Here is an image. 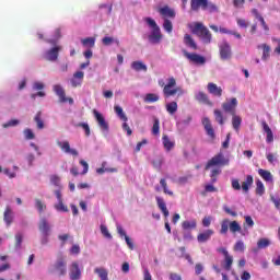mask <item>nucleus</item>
Returning a JSON list of instances; mask_svg holds the SVG:
<instances>
[{
    "mask_svg": "<svg viewBox=\"0 0 280 280\" xmlns=\"http://www.w3.org/2000/svg\"><path fill=\"white\" fill-rule=\"evenodd\" d=\"M190 32L200 38L205 45H210L213 38L211 31H209V28H207V26H205V24L201 22H196L192 26H190Z\"/></svg>",
    "mask_w": 280,
    "mask_h": 280,
    "instance_id": "nucleus-1",
    "label": "nucleus"
},
{
    "mask_svg": "<svg viewBox=\"0 0 280 280\" xmlns=\"http://www.w3.org/2000/svg\"><path fill=\"white\" fill-rule=\"evenodd\" d=\"M159 85L163 88V95L166 98L174 97L176 93H179V95L184 93L182 88H174L176 86V79L174 77L167 79V84H165V81L160 80Z\"/></svg>",
    "mask_w": 280,
    "mask_h": 280,
    "instance_id": "nucleus-2",
    "label": "nucleus"
},
{
    "mask_svg": "<svg viewBox=\"0 0 280 280\" xmlns=\"http://www.w3.org/2000/svg\"><path fill=\"white\" fill-rule=\"evenodd\" d=\"M144 21L151 27V34L148 36L149 43L151 45H159L161 40H163V34L161 33V27L159 24H156V21H154L152 18H144Z\"/></svg>",
    "mask_w": 280,
    "mask_h": 280,
    "instance_id": "nucleus-3",
    "label": "nucleus"
},
{
    "mask_svg": "<svg viewBox=\"0 0 280 280\" xmlns=\"http://www.w3.org/2000/svg\"><path fill=\"white\" fill-rule=\"evenodd\" d=\"M50 183L51 185H55V187H58V189L55 190V196L58 200V203L55 205V209L57 211H63V212L69 211L67 206H65V203L62 202V192H60V189H62V186H60V177L56 175L50 176Z\"/></svg>",
    "mask_w": 280,
    "mask_h": 280,
    "instance_id": "nucleus-4",
    "label": "nucleus"
},
{
    "mask_svg": "<svg viewBox=\"0 0 280 280\" xmlns=\"http://www.w3.org/2000/svg\"><path fill=\"white\" fill-rule=\"evenodd\" d=\"M224 165H229V159L224 158L223 152H220L207 162L206 170H211V167H224Z\"/></svg>",
    "mask_w": 280,
    "mask_h": 280,
    "instance_id": "nucleus-5",
    "label": "nucleus"
},
{
    "mask_svg": "<svg viewBox=\"0 0 280 280\" xmlns=\"http://www.w3.org/2000/svg\"><path fill=\"white\" fill-rule=\"evenodd\" d=\"M182 54L187 60H189V62H192V65H205V62H207V58H205V56L196 52H189L187 49H183Z\"/></svg>",
    "mask_w": 280,
    "mask_h": 280,
    "instance_id": "nucleus-6",
    "label": "nucleus"
},
{
    "mask_svg": "<svg viewBox=\"0 0 280 280\" xmlns=\"http://www.w3.org/2000/svg\"><path fill=\"white\" fill-rule=\"evenodd\" d=\"M114 110H115L117 117H119V119H121V121H125L122 124V130L127 131L128 137H130L132 135V129H130V126H128V122H126V121H128V116H126V113H124V108H121V106H119V105H116L114 107Z\"/></svg>",
    "mask_w": 280,
    "mask_h": 280,
    "instance_id": "nucleus-7",
    "label": "nucleus"
},
{
    "mask_svg": "<svg viewBox=\"0 0 280 280\" xmlns=\"http://www.w3.org/2000/svg\"><path fill=\"white\" fill-rule=\"evenodd\" d=\"M203 129L206 130L207 137L210 139V143L215 141V129H213V125L211 124V119L209 117H203L201 120Z\"/></svg>",
    "mask_w": 280,
    "mask_h": 280,
    "instance_id": "nucleus-8",
    "label": "nucleus"
},
{
    "mask_svg": "<svg viewBox=\"0 0 280 280\" xmlns=\"http://www.w3.org/2000/svg\"><path fill=\"white\" fill-rule=\"evenodd\" d=\"M222 110L229 113V115H235L237 112V98L232 97L222 103Z\"/></svg>",
    "mask_w": 280,
    "mask_h": 280,
    "instance_id": "nucleus-9",
    "label": "nucleus"
},
{
    "mask_svg": "<svg viewBox=\"0 0 280 280\" xmlns=\"http://www.w3.org/2000/svg\"><path fill=\"white\" fill-rule=\"evenodd\" d=\"M219 51L221 60H231V56H233V52L231 50V44H229V42L221 43L219 46Z\"/></svg>",
    "mask_w": 280,
    "mask_h": 280,
    "instance_id": "nucleus-10",
    "label": "nucleus"
},
{
    "mask_svg": "<svg viewBox=\"0 0 280 280\" xmlns=\"http://www.w3.org/2000/svg\"><path fill=\"white\" fill-rule=\"evenodd\" d=\"M60 49H61L60 46H55L54 48L47 50L44 54V60H48V62H56L58 60Z\"/></svg>",
    "mask_w": 280,
    "mask_h": 280,
    "instance_id": "nucleus-11",
    "label": "nucleus"
},
{
    "mask_svg": "<svg viewBox=\"0 0 280 280\" xmlns=\"http://www.w3.org/2000/svg\"><path fill=\"white\" fill-rule=\"evenodd\" d=\"M52 91L59 97L60 104H67V102L71 103V98L67 97V93L65 92V89L61 88L60 84L54 85Z\"/></svg>",
    "mask_w": 280,
    "mask_h": 280,
    "instance_id": "nucleus-12",
    "label": "nucleus"
},
{
    "mask_svg": "<svg viewBox=\"0 0 280 280\" xmlns=\"http://www.w3.org/2000/svg\"><path fill=\"white\" fill-rule=\"evenodd\" d=\"M93 115L101 128V130H103V132H108V122L106 121V119L104 118V116L102 114H100V112H97V109L93 110Z\"/></svg>",
    "mask_w": 280,
    "mask_h": 280,
    "instance_id": "nucleus-13",
    "label": "nucleus"
},
{
    "mask_svg": "<svg viewBox=\"0 0 280 280\" xmlns=\"http://www.w3.org/2000/svg\"><path fill=\"white\" fill-rule=\"evenodd\" d=\"M183 43L188 49H192V51H198V44L196 43V39L189 34L184 35Z\"/></svg>",
    "mask_w": 280,
    "mask_h": 280,
    "instance_id": "nucleus-14",
    "label": "nucleus"
},
{
    "mask_svg": "<svg viewBox=\"0 0 280 280\" xmlns=\"http://www.w3.org/2000/svg\"><path fill=\"white\" fill-rule=\"evenodd\" d=\"M82 82H84V72L77 71L72 75V86L78 89V86H82Z\"/></svg>",
    "mask_w": 280,
    "mask_h": 280,
    "instance_id": "nucleus-15",
    "label": "nucleus"
},
{
    "mask_svg": "<svg viewBox=\"0 0 280 280\" xmlns=\"http://www.w3.org/2000/svg\"><path fill=\"white\" fill-rule=\"evenodd\" d=\"M159 13L161 14V16L165 19H176V11H174V9L165 5L163 8H161L159 10Z\"/></svg>",
    "mask_w": 280,
    "mask_h": 280,
    "instance_id": "nucleus-16",
    "label": "nucleus"
},
{
    "mask_svg": "<svg viewBox=\"0 0 280 280\" xmlns=\"http://www.w3.org/2000/svg\"><path fill=\"white\" fill-rule=\"evenodd\" d=\"M158 208L163 213L164 218H170V210H167V205L165 203V199L163 197H155Z\"/></svg>",
    "mask_w": 280,
    "mask_h": 280,
    "instance_id": "nucleus-17",
    "label": "nucleus"
},
{
    "mask_svg": "<svg viewBox=\"0 0 280 280\" xmlns=\"http://www.w3.org/2000/svg\"><path fill=\"white\" fill-rule=\"evenodd\" d=\"M82 279V268L78 262H73L71 266V280Z\"/></svg>",
    "mask_w": 280,
    "mask_h": 280,
    "instance_id": "nucleus-18",
    "label": "nucleus"
},
{
    "mask_svg": "<svg viewBox=\"0 0 280 280\" xmlns=\"http://www.w3.org/2000/svg\"><path fill=\"white\" fill-rule=\"evenodd\" d=\"M213 233H214L213 230H206L205 232L199 233L197 235V242H199V244H205V242H209Z\"/></svg>",
    "mask_w": 280,
    "mask_h": 280,
    "instance_id": "nucleus-19",
    "label": "nucleus"
},
{
    "mask_svg": "<svg viewBox=\"0 0 280 280\" xmlns=\"http://www.w3.org/2000/svg\"><path fill=\"white\" fill-rule=\"evenodd\" d=\"M207 5V0H190V10L192 12H198L201 8V10H205V7Z\"/></svg>",
    "mask_w": 280,
    "mask_h": 280,
    "instance_id": "nucleus-20",
    "label": "nucleus"
},
{
    "mask_svg": "<svg viewBox=\"0 0 280 280\" xmlns=\"http://www.w3.org/2000/svg\"><path fill=\"white\" fill-rule=\"evenodd\" d=\"M195 100L200 104H206L207 106H213V103L209 100V96L205 92H198L195 95Z\"/></svg>",
    "mask_w": 280,
    "mask_h": 280,
    "instance_id": "nucleus-21",
    "label": "nucleus"
},
{
    "mask_svg": "<svg viewBox=\"0 0 280 280\" xmlns=\"http://www.w3.org/2000/svg\"><path fill=\"white\" fill-rule=\"evenodd\" d=\"M207 89L208 93H210V95H213L214 97H220L222 95V89L215 83H208Z\"/></svg>",
    "mask_w": 280,
    "mask_h": 280,
    "instance_id": "nucleus-22",
    "label": "nucleus"
},
{
    "mask_svg": "<svg viewBox=\"0 0 280 280\" xmlns=\"http://www.w3.org/2000/svg\"><path fill=\"white\" fill-rule=\"evenodd\" d=\"M3 220L7 226H10L12 222H14V212L12 211L11 207H7L3 214Z\"/></svg>",
    "mask_w": 280,
    "mask_h": 280,
    "instance_id": "nucleus-23",
    "label": "nucleus"
},
{
    "mask_svg": "<svg viewBox=\"0 0 280 280\" xmlns=\"http://www.w3.org/2000/svg\"><path fill=\"white\" fill-rule=\"evenodd\" d=\"M55 269L59 272L60 277L67 275V261H65V259H59L55 265Z\"/></svg>",
    "mask_w": 280,
    "mask_h": 280,
    "instance_id": "nucleus-24",
    "label": "nucleus"
},
{
    "mask_svg": "<svg viewBox=\"0 0 280 280\" xmlns=\"http://www.w3.org/2000/svg\"><path fill=\"white\" fill-rule=\"evenodd\" d=\"M253 183H255V179H253V175H247L245 182H243L241 186L245 194H248V190L250 189V187H253Z\"/></svg>",
    "mask_w": 280,
    "mask_h": 280,
    "instance_id": "nucleus-25",
    "label": "nucleus"
},
{
    "mask_svg": "<svg viewBox=\"0 0 280 280\" xmlns=\"http://www.w3.org/2000/svg\"><path fill=\"white\" fill-rule=\"evenodd\" d=\"M198 226V221L196 219H192L190 221H183L182 229L184 231H191Z\"/></svg>",
    "mask_w": 280,
    "mask_h": 280,
    "instance_id": "nucleus-26",
    "label": "nucleus"
},
{
    "mask_svg": "<svg viewBox=\"0 0 280 280\" xmlns=\"http://www.w3.org/2000/svg\"><path fill=\"white\" fill-rule=\"evenodd\" d=\"M242 126V116L232 115V128H234L235 132H240V128Z\"/></svg>",
    "mask_w": 280,
    "mask_h": 280,
    "instance_id": "nucleus-27",
    "label": "nucleus"
},
{
    "mask_svg": "<svg viewBox=\"0 0 280 280\" xmlns=\"http://www.w3.org/2000/svg\"><path fill=\"white\" fill-rule=\"evenodd\" d=\"M258 174L266 183H272V173H270V171L259 168Z\"/></svg>",
    "mask_w": 280,
    "mask_h": 280,
    "instance_id": "nucleus-28",
    "label": "nucleus"
},
{
    "mask_svg": "<svg viewBox=\"0 0 280 280\" xmlns=\"http://www.w3.org/2000/svg\"><path fill=\"white\" fill-rule=\"evenodd\" d=\"M257 49H262V60H268L270 58V46L268 44H260Z\"/></svg>",
    "mask_w": 280,
    "mask_h": 280,
    "instance_id": "nucleus-29",
    "label": "nucleus"
},
{
    "mask_svg": "<svg viewBox=\"0 0 280 280\" xmlns=\"http://www.w3.org/2000/svg\"><path fill=\"white\" fill-rule=\"evenodd\" d=\"M162 143H163L166 152H170L175 145L174 141L170 140V137H167V135H163Z\"/></svg>",
    "mask_w": 280,
    "mask_h": 280,
    "instance_id": "nucleus-30",
    "label": "nucleus"
},
{
    "mask_svg": "<svg viewBox=\"0 0 280 280\" xmlns=\"http://www.w3.org/2000/svg\"><path fill=\"white\" fill-rule=\"evenodd\" d=\"M131 69H133V71H148V66H145V63H143V61H132L131 62Z\"/></svg>",
    "mask_w": 280,
    "mask_h": 280,
    "instance_id": "nucleus-31",
    "label": "nucleus"
},
{
    "mask_svg": "<svg viewBox=\"0 0 280 280\" xmlns=\"http://www.w3.org/2000/svg\"><path fill=\"white\" fill-rule=\"evenodd\" d=\"M49 223L47 219H42L39 222V231L43 235H49Z\"/></svg>",
    "mask_w": 280,
    "mask_h": 280,
    "instance_id": "nucleus-32",
    "label": "nucleus"
},
{
    "mask_svg": "<svg viewBox=\"0 0 280 280\" xmlns=\"http://www.w3.org/2000/svg\"><path fill=\"white\" fill-rule=\"evenodd\" d=\"M214 119L218 122L219 126H224V114H222V110L220 109H214L213 110Z\"/></svg>",
    "mask_w": 280,
    "mask_h": 280,
    "instance_id": "nucleus-33",
    "label": "nucleus"
},
{
    "mask_svg": "<svg viewBox=\"0 0 280 280\" xmlns=\"http://www.w3.org/2000/svg\"><path fill=\"white\" fill-rule=\"evenodd\" d=\"M159 100H160L159 94H154V93H148L144 96L145 104H154V102H159Z\"/></svg>",
    "mask_w": 280,
    "mask_h": 280,
    "instance_id": "nucleus-34",
    "label": "nucleus"
},
{
    "mask_svg": "<svg viewBox=\"0 0 280 280\" xmlns=\"http://www.w3.org/2000/svg\"><path fill=\"white\" fill-rule=\"evenodd\" d=\"M266 194V187L264 186V182L261 179L256 180V195L264 196Z\"/></svg>",
    "mask_w": 280,
    "mask_h": 280,
    "instance_id": "nucleus-35",
    "label": "nucleus"
},
{
    "mask_svg": "<svg viewBox=\"0 0 280 280\" xmlns=\"http://www.w3.org/2000/svg\"><path fill=\"white\" fill-rule=\"evenodd\" d=\"M160 132H161V121L159 120V118L154 117L153 118L152 135L158 137V135H160Z\"/></svg>",
    "mask_w": 280,
    "mask_h": 280,
    "instance_id": "nucleus-36",
    "label": "nucleus"
},
{
    "mask_svg": "<svg viewBox=\"0 0 280 280\" xmlns=\"http://www.w3.org/2000/svg\"><path fill=\"white\" fill-rule=\"evenodd\" d=\"M43 113L38 112L35 117H34V121L37 125L38 130H43V128H45V122L43 121Z\"/></svg>",
    "mask_w": 280,
    "mask_h": 280,
    "instance_id": "nucleus-37",
    "label": "nucleus"
},
{
    "mask_svg": "<svg viewBox=\"0 0 280 280\" xmlns=\"http://www.w3.org/2000/svg\"><path fill=\"white\" fill-rule=\"evenodd\" d=\"M230 223H231V221L229 219H223L222 220L221 230H220L221 235H226V233H229Z\"/></svg>",
    "mask_w": 280,
    "mask_h": 280,
    "instance_id": "nucleus-38",
    "label": "nucleus"
},
{
    "mask_svg": "<svg viewBox=\"0 0 280 280\" xmlns=\"http://www.w3.org/2000/svg\"><path fill=\"white\" fill-rule=\"evenodd\" d=\"M83 47H89L90 49H93L95 47V37H86L81 40Z\"/></svg>",
    "mask_w": 280,
    "mask_h": 280,
    "instance_id": "nucleus-39",
    "label": "nucleus"
},
{
    "mask_svg": "<svg viewBox=\"0 0 280 280\" xmlns=\"http://www.w3.org/2000/svg\"><path fill=\"white\" fill-rule=\"evenodd\" d=\"M166 110L170 115H174L178 110V103L171 102L166 104Z\"/></svg>",
    "mask_w": 280,
    "mask_h": 280,
    "instance_id": "nucleus-40",
    "label": "nucleus"
},
{
    "mask_svg": "<svg viewBox=\"0 0 280 280\" xmlns=\"http://www.w3.org/2000/svg\"><path fill=\"white\" fill-rule=\"evenodd\" d=\"M57 145L60 147V149L62 150V152H66L67 154H69V152H71V144H69V141H60L57 140Z\"/></svg>",
    "mask_w": 280,
    "mask_h": 280,
    "instance_id": "nucleus-41",
    "label": "nucleus"
},
{
    "mask_svg": "<svg viewBox=\"0 0 280 280\" xmlns=\"http://www.w3.org/2000/svg\"><path fill=\"white\" fill-rule=\"evenodd\" d=\"M94 272L98 275L101 280H108V271L104 268H95Z\"/></svg>",
    "mask_w": 280,
    "mask_h": 280,
    "instance_id": "nucleus-42",
    "label": "nucleus"
},
{
    "mask_svg": "<svg viewBox=\"0 0 280 280\" xmlns=\"http://www.w3.org/2000/svg\"><path fill=\"white\" fill-rule=\"evenodd\" d=\"M233 267V256L228 255V256H224V264H223V268L224 270H231V268Z\"/></svg>",
    "mask_w": 280,
    "mask_h": 280,
    "instance_id": "nucleus-43",
    "label": "nucleus"
},
{
    "mask_svg": "<svg viewBox=\"0 0 280 280\" xmlns=\"http://www.w3.org/2000/svg\"><path fill=\"white\" fill-rule=\"evenodd\" d=\"M230 231L235 234V233H241L242 232V225L237 221H232L230 222Z\"/></svg>",
    "mask_w": 280,
    "mask_h": 280,
    "instance_id": "nucleus-44",
    "label": "nucleus"
},
{
    "mask_svg": "<svg viewBox=\"0 0 280 280\" xmlns=\"http://www.w3.org/2000/svg\"><path fill=\"white\" fill-rule=\"evenodd\" d=\"M203 10L210 13L218 12V5H215L213 2H209V0L206 1V5L203 7Z\"/></svg>",
    "mask_w": 280,
    "mask_h": 280,
    "instance_id": "nucleus-45",
    "label": "nucleus"
},
{
    "mask_svg": "<svg viewBox=\"0 0 280 280\" xmlns=\"http://www.w3.org/2000/svg\"><path fill=\"white\" fill-rule=\"evenodd\" d=\"M233 250L235 253H244V250H246V245H244V241H237L234 244Z\"/></svg>",
    "mask_w": 280,
    "mask_h": 280,
    "instance_id": "nucleus-46",
    "label": "nucleus"
},
{
    "mask_svg": "<svg viewBox=\"0 0 280 280\" xmlns=\"http://www.w3.org/2000/svg\"><path fill=\"white\" fill-rule=\"evenodd\" d=\"M222 174V170L220 168H214L211 171L210 178H211V184L213 185L214 183H218V176Z\"/></svg>",
    "mask_w": 280,
    "mask_h": 280,
    "instance_id": "nucleus-47",
    "label": "nucleus"
},
{
    "mask_svg": "<svg viewBox=\"0 0 280 280\" xmlns=\"http://www.w3.org/2000/svg\"><path fill=\"white\" fill-rule=\"evenodd\" d=\"M160 185L163 188L164 194H166L167 196H174V191L167 188V182L165 180V178L160 179Z\"/></svg>",
    "mask_w": 280,
    "mask_h": 280,
    "instance_id": "nucleus-48",
    "label": "nucleus"
},
{
    "mask_svg": "<svg viewBox=\"0 0 280 280\" xmlns=\"http://www.w3.org/2000/svg\"><path fill=\"white\" fill-rule=\"evenodd\" d=\"M163 30H165L167 34H172L174 30V25L172 24V21H170L168 19H164Z\"/></svg>",
    "mask_w": 280,
    "mask_h": 280,
    "instance_id": "nucleus-49",
    "label": "nucleus"
},
{
    "mask_svg": "<svg viewBox=\"0 0 280 280\" xmlns=\"http://www.w3.org/2000/svg\"><path fill=\"white\" fill-rule=\"evenodd\" d=\"M268 246H270V240H268V238L258 240L257 248L264 249V248H268Z\"/></svg>",
    "mask_w": 280,
    "mask_h": 280,
    "instance_id": "nucleus-50",
    "label": "nucleus"
},
{
    "mask_svg": "<svg viewBox=\"0 0 280 280\" xmlns=\"http://www.w3.org/2000/svg\"><path fill=\"white\" fill-rule=\"evenodd\" d=\"M35 207L39 213H43V211L47 209V205H45L40 199H35Z\"/></svg>",
    "mask_w": 280,
    "mask_h": 280,
    "instance_id": "nucleus-51",
    "label": "nucleus"
},
{
    "mask_svg": "<svg viewBox=\"0 0 280 280\" xmlns=\"http://www.w3.org/2000/svg\"><path fill=\"white\" fill-rule=\"evenodd\" d=\"M78 128H82L85 132V137H91V127L86 122H79L77 125Z\"/></svg>",
    "mask_w": 280,
    "mask_h": 280,
    "instance_id": "nucleus-52",
    "label": "nucleus"
},
{
    "mask_svg": "<svg viewBox=\"0 0 280 280\" xmlns=\"http://www.w3.org/2000/svg\"><path fill=\"white\" fill-rule=\"evenodd\" d=\"M60 39V28H57L55 31V37L50 39H46V43H49L50 45H56L58 40Z\"/></svg>",
    "mask_w": 280,
    "mask_h": 280,
    "instance_id": "nucleus-53",
    "label": "nucleus"
},
{
    "mask_svg": "<svg viewBox=\"0 0 280 280\" xmlns=\"http://www.w3.org/2000/svg\"><path fill=\"white\" fill-rule=\"evenodd\" d=\"M101 233L107 240H113V235H110V232H108V228H106V225H101Z\"/></svg>",
    "mask_w": 280,
    "mask_h": 280,
    "instance_id": "nucleus-54",
    "label": "nucleus"
},
{
    "mask_svg": "<svg viewBox=\"0 0 280 280\" xmlns=\"http://www.w3.org/2000/svg\"><path fill=\"white\" fill-rule=\"evenodd\" d=\"M244 226H249V229H253L255 226V221H253V218L250 215H245Z\"/></svg>",
    "mask_w": 280,
    "mask_h": 280,
    "instance_id": "nucleus-55",
    "label": "nucleus"
},
{
    "mask_svg": "<svg viewBox=\"0 0 280 280\" xmlns=\"http://www.w3.org/2000/svg\"><path fill=\"white\" fill-rule=\"evenodd\" d=\"M21 244H23V234H15V248H21Z\"/></svg>",
    "mask_w": 280,
    "mask_h": 280,
    "instance_id": "nucleus-56",
    "label": "nucleus"
},
{
    "mask_svg": "<svg viewBox=\"0 0 280 280\" xmlns=\"http://www.w3.org/2000/svg\"><path fill=\"white\" fill-rule=\"evenodd\" d=\"M69 237H71L69 234H59L58 235V240L61 243V246H65V244H67V242H69Z\"/></svg>",
    "mask_w": 280,
    "mask_h": 280,
    "instance_id": "nucleus-57",
    "label": "nucleus"
},
{
    "mask_svg": "<svg viewBox=\"0 0 280 280\" xmlns=\"http://www.w3.org/2000/svg\"><path fill=\"white\" fill-rule=\"evenodd\" d=\"M19 119H11L7 124H3V128H12L14 126H19Z\"/></svg>",
    "mask_w": 280,
    "mask_h": 280,
    "instance_id": "nucleus-58",
    "label": "nucleus"
},
{
    "mask_svg": "<svg viewBox=\"0 0 280 280\" xmlns=\"http://www.w3.org/2000/svg\"><path fill=\"white\" fill-rule=\"evenodd\" d=\"M24 136H25V139H27V140H32V139L36 138V136L34 135V131H32V129H25Z\"/></svg>",
    "mask_w": 280,
    "mask_h": 280,
    "instance_id": "nucleus-59",
    "label": "nucleus"
},
{
    "mask_svg": "<svg viewBox=\"0 0 280 280\" xmlns=\"http://www.w3.org/2000/svg\"><path fill=\"white\" fill-rule=\"evenodd\" d=\"M232 189H234V191H240V189H242V185H240V179H232Z\"/></svg>",
    "mask_w": 280,
    "mask_h": 280,
    "instance_id": "nucleus-60",
    "label": "nucleus"
},
{
    "mask_svg": "<svg viewBox=\"0 0 280 280\" xmlns=\"http://www.w3.org/2000/svg\"><path fill=\"white\" fill-rule=\"evenodd\" d=\"M205 191H206L207 194H213V192L218 191V188H215V187H214L213 185H211V184H208V185L205 186Z\"/></svg>",
    "mask_w": 280,
    "mask_h": 280,
    "instance_id": "nucleus-61",
    "label": "nucleus"
},
{
    "mask_svg": "<svg viewBox=\"0 0 280 280\" xmlns=\"http://www.w3.org/2000/svg\"><path fill=\"white\" fill-rule=\"evenodd\" d=\"M102 43H103V45L108 47V45H113V43H115V39L113 37H104L102 39Z\"/></svg>",
    "mask_w": 280,
    "mask_h": 280,
    "instance_id": "nucleus-62",
    "label": "nucleus"
},
{
    "mask_svg": "<svg viewBox=\"0 0 280 280\" xmlns=\"http://www.w3.org/2000/svg\"><path fill=\"white\" fill-rule=\"evenodd\" d=\"M80 165H82V167H83V171H82V175H84V174H88V172H89V163H86V161H84V160H81L80 161Z\"/></svg>",
    "mask_w": 280,
    "mask_h": 280,
    "instance_id": "nucleus-63",
    "label": "nucleus"
},
{
    "mask_svg": "<svg viewBox=\"0 0 280 280\" xmlns=\"http://www.w3.org/2000/svg\"><path fill=\"white\" fill-rule=\"evenodd\" d=\"M143 280H152V275L148 268H144L143 270Z\"/></svg>",
    "mask_w": 280,
    "mask_h": 280,
    "instance_id": "nucleus-64",
    "label": "nucleus"
}]
</instances>
